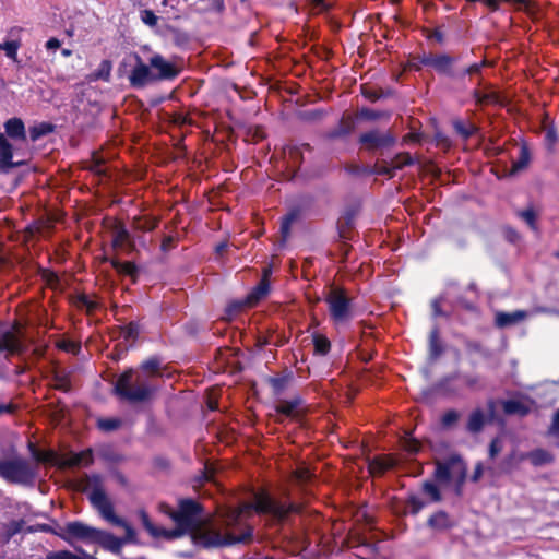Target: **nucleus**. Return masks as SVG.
<instances>
[{
  "instance_id": "f257e3e1",
  "label": "nucleus",
  "mask_w": 559,
  "mask_h": 559,
  "mask_svg": "<svg viewBox=\"0 0 559 559\" xmlns=\"http://www.w3.org/2000/svg\"><path fill=\"white\" fill-rule=\"evenodd\" d=\"M288 511L289 509L286 506L274 501L267 493L263 491L255 492L253 502L243 503L235 509H225L221 514V525L231 530L226 537L218 534L203 533L199 530L201 509L199 503L192 499L181 500L177 511H173L170 508L165 510L176 524L174 530L154 525L143 510L140 511L139 515L142 525L154 538L171 540L185 534H191L194 544L214 547L249 540L252 536V527L248 524V519L254 513H269L282 519Z\"/></svg>"
},
{
  "instance_id": "f03ea898",
  "label": "nucleus",
  "mask_w": 559,
  "mask_h": 559,
  "mask_svg": "<svg viewBox=\"0 0 559 559\" xmlns=\"http://www.w3.org/2000/svg\"><path fill=\"white\" fill-rule=\"evenodd\" d=\"M159 365L158 359L152 358L141 365V371L136 374L133 370L122 373L115 384L116 394L130 402L150 400L157 390L153 378L160 376Z\"/></svg>"
},
{
  "instance_id": "7ed1b4c3",
  "label": "nucleus",
  "mask_w": 559,
  "mask_h": 559,
  "mask_svg": "<svg viewBox=\"0 0 559 559\" xmlns=\"http://www.w3.org/2000/svg\"><path fill=\"white\" fill-rule=\"evenodd\" d=\"M91 503L102 516L114 525L121 526L127 532V539L134 540L136 533L124 520L115 514L114 507L107 495L102 488H95L88 496Z\"/></svg>"
},
{
  "instance_id": "20e7f679",
  "label": "nucleus",
  "mask_w": 559,
  "mask_h": 559,
  "mask_svg": "<svg viewBox=\"0 0 559 559\" xmlns=\"http://www.w3.org/2000/svg\"><path fill=\"white\" fill-rule=\"evenodd\" d=\"M0 476L10 483L32 484L35 479V471L28 461L13 459L0 461Z\"/></svg>"
},
{
  "instance_id": "39448f33",
  "label": "nucleus",
  "mask_w": 559,
  "mask_h": 559,
  "mask_svg": "<svg viewBox=\"0 0 559 559\" xmlns=\"http://www.w3.org/2000/svg\"><path fill=\"white\" fill-rule=\"evenodd\" d=\"M270 270L265 269L263 277L258 286L247 296L245 300L230 302L225 310L224 320H231L243 307H253L260 299L265 297L270 290L269 275Z\"/></svg>"
},
{
  "instance_id": "423d86ee",
  "label": "nucleus",
  "mask_w": 559,
  "mask_h": 559,
  "mask_svg": "<svg viewBox=\"0 0 559 559\" xmlns=\"http://www.w3.org/2000/svg\"><path fill=\"white\" fill-rule=\"evenodd\" d=\"M435 476L440 483L454 481L461 485L466 476L465 463L460 457H451L444 463H438Z\"/></svg>"
},
{
  "instance_id": "0eeeda50",
  "label": "nucleus",
  "mask_w": 559,
  "mask_h": 559,
  "mask_svg": "<svg viewBox=\"0 0 559 559\" xmlns=\"http://www.w3.org/2000/svg\"><path fill=\"white\" fill-rule=\"evenodd\" d=\"M326 302L329 304L330 314L336 323L345 322L350 318L349 299L343 290H331Z\"/></svg>"
},
{
  "instance_id": "6e6552de",
  "label": "nucleus",
  "mask_w": 559,
  "mask_h": 559,
  "mask_svg": "<svg viewBox=\"0 0 559 559\" xmlns=\"http://www.w3.org/2000/svg\"><path fill=\"white\" fill-rule=\"evenodd\" d=\"M96 534L97 528L81 522H69L62 528V532L59 534V536L68 543H70L73 538L93 543Z\"/></svg>"
},
{
  "instance_id": "1a4fd4ad",
  "label": "nucleus",
  "mask_w": 559,
  "mask_h": 559,
  "mask_svg": "<svg viewBox=\"0 0 559 559\" xmlns=\"http://www.w3.org/2000/svg\"><path fill=\"white\" fill-rule=\"evenodd\" d=\"M135 64L129 74V82L134 87H143L156 81L155 72L150 64L142 61L140 56H133Z\"/></svg>"
},
{
  "instance_id": "9d476101",
  "label": "nucleus",
  "mask_w": 559,
  "mask_h": 559,
  "mask_svg": "<svg viewBox=\"0 0 559 559\" xmlns=\"http://www.w3.org/2000/svg\"><path fill=\"white\" fill-rule=\"evenodd\" d=\"M150 66L155 72L156 81L173 80L179 74V68L158 53L150 58Z\"/></svg>"
},
{
  "instance_id": "9b49d317",
  "label": "nucleus",
  "mask_w": 559,
  "mask_h": 559,
  "mask_svg": "<svg viewBox=\"0 0 559 559\" xmlns=\"http://www.w3.org/2000/svg\"><path fill=\"white\" fill-rule=\"evenodd\" d=\"M21 165L22 162H13V146L5 135L0 132V170L8 173Z\"/></svg>"
},
{
  "instance_id": "f8f14e48",
  "label": "nucleus",
  "mask_w": 559,
  "mask_h": 559,
  "mask_svg": "<svg viewBox=\"0 0 559 559\" xmlns=\"http://www.w3.org/2000/svg\"><path fill=\"white\" fill-rule=\"evenodd\" d=\"M133 542L134 540H128L127 536L122 539L114 536L110 533L97 530V534L95 535L93 543H97L110 551L118 552L124 543Z\"/></svg>"
},
{
  "instance_id": "ddd939ff",
  "label": "nucleus",
  "mask_w": 559,
  "mask_h": 559,
  "mask_svg": "<svg viewBox=\"0 0 559 559\" xmlns=\"http://www.w3.org/2000/svg\"><path fill=\"white\" fill-rule=\"evenodd\" d=\"M360 142L369 148L385 147L394 142V139L388 133L370 131L360 135Z\"/></svg>"
},
{
  "instance_id": "4468645a",
  "label": "nucleus",
  "mask_w": 559,
  "mask_h": 559,
  "mask_svg": "<svg viewBox=\"0 0 559 559\" xmlns=\"http://www.w3.org/2000/svg\"><path fill=\"white\" fill-rule=\"evenodd\" d=\"M519 460H528L533 466L538 467L551 464L555 460V456L551 452L539 448L531 452L521 454Z\"/></svg>"
},
{
  "instance_id": "2eb2a0df",
  "label": "nucleus",
  "mask_w": 559,
  "mask_h": 559,
  "mask_svg": "<svg viewBox=\"0 0 559 559\" xmlns=\"http://www.w3.org/2000/svg\"><path fill=\"white\" fill-rule=\"evenodd\" d=\"M276 412L290 418H298L304 412L302 401L299 397L280 401Z\"/></svg>"
},
{
  "instance_id": "dca6fc26",
  "label": "nucleus",
  "mask_w": 559,
  "mask_h": 559,
  "mask_svg": "<svg viewBox=\"0 0 559 559\" xmlns=\"http://www.w3.org/2000/svg\"><path fill=\"white\" fill-rule=\"evenodd\" d=\"M23 345L15 333L8 331L0 336V353L14 355L21 353Z\"/></svg>"
},
{
  "instance_id": "f3484780",
  "label": "nucleus",
  "mask_w": 559,
  "mask_h": 559,
  "mask_svg": "<svg viewBox=\"0 0 559 559\" xmlns=\"http://www.w3.org/2000/svg\"><path fill=\"white\" fill-rule=\"evenodd\" d=\"M112 245L119 249H134V241L129 230L121 224L115 226L112 231Z\"/></svg>"
},
{
  "instance_id": "a211bd4d",
  "label": "nucleus",
  "mask_w": 559,
  "mask_h": 559,
  "mask_svg": "<svg viewBox=\"0 0 559 559\" xmlns=\"http://www.w3.org/2000/svg\"><path fill=\"white\" fill-rule=\"evenodd\" d=\"M528 313L524 310H516L513 312H497L495 322L499 328L513 325L526 319Z\"/></svg>"
},
{
  "instance_id": "6ab92c4d",
  "label": "nucleus",
  "mask_w": 559,
  "mask_h": 559,
  "mask_svg": "<svg viewBox=\"0 0 559 559\" xmlns=\"http://www.w3.org/2000/svg\"><path fill=\"white\" fill-rule=\"evenodd\" d=\"M397 461L392 455L377 456L369 463V469L371 474H382L385 471L393 468Z\"/></svg>"
},
{
  "instance_id": "aec40b11",
  "label": "nucleus",
  "mask_w": 559,
  "mask_h": 559,
  "mask_svg": "<svg viewBox=\"0 0 559 559\" xmlns=\"http://www.w3.org/2000/svg\"><path fill=\"white\" fill-rule=\"evenodd\" d=\"M425 66H431L439 72H448L452 64V59L447 55L427 56L421 59Z\"/></svg>"
},
{
  "instance_id": "412c9836",
  "label": "nucleus",
  "mask_w": 559,
  "mask_h": 559,
  "mask_svg": "<svg viewBox=\"0 0 559 559\" xmlns=\"http://www.w3.org/2000/svg\"><path fill=\"white\" fill-rule=\"evenodd\" d=\"M4 129L5 133L12 139H26L25 126L20 118H11L7 120L4 123Z\"/></svg>"
},
{
  "instance_id": "4be33fe9",
  "label": "nucleus",
  "mask_w": 559,
  "mask_h": 559,
  "mask_svg": "<svg viewBox=\"0 0 559 559\" xmlns=\"http://www.w3.org/2000/svg\"><path fill=\"white\" fill-rule=\"evenodd\" d=\"M502 406H503L504 413L511 414V415L516 414V415L523 416V415H526L531 409V406L526 401L519 400V399H511V400L504 401Z\"/></svg>"
},
{
  "instance_id": "5701e85b",
  "label": "nucleus",
  "mask_w": 559,
  "mask_h": 559,
  "mask_svg": "<svg viewBox=\"0 0 559 559\" xmlns=\"http://www.w3.org/2000/svg\"><path fill=\"white\" fill-rule=\"evenodd\" d=\"M93 461L91 450H85L79 453H72L67 457L62 464L67 466H86Z\"/></svg>"
},
{
  "instance_id": "b1692460",
  "label": "nucleus",
  "mask_w": 559,
  "mask_h": 559,
  "mask_svg": "<svg viewBox=\"0 0 559 559\" xmlns=\"http://www.w3.org/2000/svg\"><path fill=\"white\" fill-rule=\"evenodd\" d=\"M21 47V40H7L2 43V47H0V50H3L5 52V56L11 59L14 63H20V60L17 58V51Z\"/></svg>"
},
{
  "instance_id": "393cba45",
  "label": "nucleus",
  "mask_w": 559,
  "mask_h": 559,
  "mask_svg": "<svg viewBox=\"0 0 559 559\" xmlns=\"http://www.w3.org/2000/svg\"><path fill=\"white\" fill-rule=\"evenodd\" d=\"M485 424V415L480 409L474 411L468 418L467 429L471 432H478Z\"/></svg>"
},
{
  "instance_id": "a878e982",
  "label": "nucleus",
  "mask_w": 559,
  "mask_h": 559,
  "mask_svg": "<svg viewBox=\"0 0 559 559\" xmlns=\"http://www.w3.org/2000/svg\"><path fill=\"white\" fill-rule=\"evenodd\" d=\"M157 226V221L153 217H136L133 222V228L138 231H151Z\"/></svg>"
},
{
  "instance_id": "bb28decb",
  "label": "nucleus",
  "mask_w": 559,
  "mask_h": 559,
  "mask_svg": "<svg viewBox=\"0 0 559 559\" xmlns=\"http://www.w3.org/2000/svg\"><path fill=\"white\" fill-rule=\"evenodd\" d=\"M428 524L433 528H445L450 525L449 516L444 512H438L429 518Z\"/></svg>"
},
{
  "instance_id": "cd10ccee",
  "label": "nucleus",
  "mask_w": 559,
  "mask_h": 559,
  "mask_svg": "<svg viewBox=\"0 0 559 559\" xmlns=\"http://www.w3.org/2000/svg\"><path fill=\"white\" fill-rule=\"evenodd\" d=\"M313 344H314L316 353H318L320 355L328 354L330 350V347H331V343L328 340V337H325L324 335H321V334H316L313 336Z\"/></svg>"
},
{
  "instance_id": "c85d7f7f",
  "label": "nucleus",
  "mask_w": 559,
  "mask_h": 559,
  "mask_svg": "<svg viewBox=\"0 0 559 559\" xmlns=\"http://www.w3.org/2000/svg\"><path fill=\"white\" fill-rule=\"evenodd\" d=\"M53 128L50 123H40L29 129L31 139L33 141L38 140L40 136L52 132Z\"/></svg>"
},
{
  "instance_id": "c756f323",
  "label": "nucleus",
  "mask_w": 559,
  "mask_h": 559,
  "mask_svg": "<svg viewBox=\"0 0 559 559\" xmlns=\"http://www.w3.org/2000/svg\"><path fill=\"white\" fill-rule=\"evenodd\" d=\"M454 128L457 133H460L464 139L469 138L476 131V127L473 123L464 122V121H455Z\"/></svg>"
},
{
  "instance_id": "7c9ffc66",
  "label": "nucleus",
  "mask_w": 559,
  "mask_h": 559,
  "mask_svg": "<svg viewBox=\"0 0 559 559\" xmlns=\"http://www.w3.org/2000/svg\"><path fill=\"white\" fill-rule=\"evenodd\" d=\"M121 420L117 418H102L98 419L97 426L103 431H112L120 427Z\"/></svg>"
},
{
  "instance_id": "2f4dec72",
  "label": "nucleus",
  "mask_w": 559,
  "mask_h": 559,
  "mask_svg": "<svg viewBox=\"0 0 559 559\" xmlns=\"http://www.w3.org/2000/svg\"><path fill=\"white\" fill-rule=\"evenodd\" d=\"M519 216L533 229L537 230L536 214L532 209L521 211Z\"/></svg>"
},
{
  "instance_id": "473e14b6",
  "label": "nucleus",
  "mask_w": 559,
  "mask_h": 559,
  "mask_svg": "<svg viewBox=\"0 0 559 559\" xmlns=\"http://www.w3.org/2000/svg\"><path fill=\"white\" fill-rule=\"evenodd\" d=\"M115 269L122 274L126 275H134L136 272V266L132 262H114Z\"/></svg>"
},
{
  "instance_id": "72a5a7b5",
  "label": "nucleus",
  "mask_w": 559,
  "mask_h": 559,
  "mask_svg": "<svg viewBox=\"0 0 559 559\" xmlns=\"http://www.w3.org/2000/svg\"><path fill=\"white\" fill-rule=\"evenodd\" d=\"M140 333V325L136 322H130L122 329V335L126 340L135 338Z\"/></svg>"
},
{
  "instance_id": "f704fd0d",
  "label": "nucleus",
  "mask_w": 559,
  "mask_h": 559,
  "mask_svg": "<svg viewBox=\"0 0 559 559\" xmlns=\"http://www.w3.org/2000/svg\"><path fill=\"white\" fill-rule=\"evenodd\" d=\"M45 559H82L69 550L50 551Z\"/></svg>"
},
{
  "instance_id": "c9c22d12",
  "label": "nucleus",
  "mask_w": 559,
  "mask_h": 559,
  "mask_svg": "<svg viewBox=\"0 0 559 559\" xmlns=\"http://www.w3.org/2000/svg\"><path fill=\"white\" fill-rule=\"evenodd\" d=\"M424 492L427 493L432 501H439L440 500V492L438 487L430 481H426L423 486Z\"/></svg>"
},
{
  "instance_id": "e433bc0d",
  "label": "nucleus",
  "mask_w": 559,
  "mask_h": 559,
  "mask_svg": "<svg viewBox=\"0 0 559 559\" xmlns=\"http://www.w3.org/2000/svg\"><path fill=\"white\" fill-rule=\"evenodd\" d=\"M424 507L425 503L416 496H411L407 500V508L413 514H417Z\"/></svg>"
},
{
  "instance_id": "4c0bfd02",
  "label": "nucleus",
  "mask_w": 559,
  "mask_h": 559,
  "mask_svg": "<svg viewBox=\"0 0 559 559\" xmlns=\"http://www.w3.org/2000/svg\"><path fill=\"white\" fill-rule=\"evenodd\" d=\"M110 71H111L110 62L108 60H104L100 63V68H99L98 73L96 74V78L108 81L109 76H110Z\"/></svg>"
},
{
  "instance_id": "58836bf2",
  "label": "nucleus",
  "mask_w": 559,
  "mask_h": 559,
  "mask_svg": "<svg viewBox=\"0 0 559 559\" xmlns=\"http://www.w3.org/2000/svg\"><path fill=\"white\" fill-rule=\"evenodd\" d=\"M547 433L548 436L559 437V408L554 413Z\"/></svg>"
},
{
  "instance_id": "ea45409f",
  "label": "nucleus",
  "mask_w": 559,
  "mask_h": 559,
  "mask_svg": "<svg viewBox=\"0 0 559 559\" xmlns=\"http://www.w3.org/2000/svg\"><path fill=\"white\" fill-rule=\"evenodd\" d=\"M142 21L148 26H155L157 24V16L151 10H144L141 12Z\"/></svg>"
},
{
  "instance_id": "a19ab883",
  "label": "nucleus",
  "mask_w": 559,
  "mask_h": 559,
  "mask_svg": "<svg viewBox=\"0 0 559 559\" xmlns=\"http://www.w3.org/2000/svg\"><path fill=\"white\" fill-rule=\"evenodd\" d=\"M528 164V153L527 150L523 146L521 147V156L520 159L513 165V170H520L524 168Z\"/></svg>"
},
{
  "instance_id": "79ce46f5",
  "label": "nucleus",
  "mask_w": 559,
  "mask_h": 559,
  "mask_svg": "<svg viewBox=\"0 0 559 559\" xmlns=\"http://www.w3.org/2000/svg\"><path fill=\"white\" fill-rule=\"evenodd\" d=\"M295 221V215L294 214H289L287 215L283 222H282V226H281V231L283 234V236L286 238L289 234V229H290V226L293 224V222Z\"/></svg>"
},
{
  "instance_id": "37998d69",
  "label": "nucleus",
  "mask_w": 559,
  "mask_h": 559,
  "mask_svg": "<svg viewBox=\"0 0 559 559\" xmlns=\"http://www.w3.org/2000/svg\"><path fill=\"white\" fill-rule=\"evenodd\" d=\"M58 346L59 348L73 354L78 353L80 349V346L72 341H61L59 342Z\"/></svg>"
},
{
  "instance_id": "c03bdc74",
  "label": "nucleus",
  "mask_w": 559,
  "mask_h": 559,
  "mask_svg": "<svg viewBox=\"0 0 559 559\" xmlns=\"http://www.w3.org/2000/svg\"><path fill=\"white\" fill-rule=\"evenodd\" d=\"M476 102L480 105L490 104L497 100V97L493 94H475Z\"/></svg>"
},
{
  "instance_id": "a18cd8bd",
  "label": "nucleus",
  "mask_w": 559,
  "mask_h": 559,
  "mask_svg": "<svg viewBox=\"0 0 559 559\" xmlns=\"http://www.w3.org/2000/svg\"><path fill=\"white\" fill-rule=\"evenodd\" d=\"M459 419V414L455 411L447 412L442 417V424L444 426H451Z\"/></svg>"
},
{
  "instance_id": "49530a36",
  "label": "nucleus",
  "mask_w": 559,
  "mask_h": 559,
  "mask_svg": "<svg viewBox=\"0 0 559 559\" xmlns=\"http://www.w3.org/2000/svg\"><path fill=\"white\" fill-rule=\"evenodd\" d=\"M502 450V442L499 438H495L489 447V454L491 457H495Z\"/></svg>"
},
{
  "instance_id": "de8ad7c7",
  "label": "nucleus",
  "mask_w": 559,
  "mask_h": 559,
  "mask_svg": "<svg viewBox=\"0 0 559 559\" xmlns=\"http://www.w3.org/2000/svg\"><path fill=\"white\" fill-rule=\"evenodd\" d=\"M430 347L433 355H438V331L433 330L430 334Z\"/></svg>"
},
{
  "instance_id": "09e8293b",
  "label": "nucleus",
  "mask_w": 559,
  "mask_h": 559,
  "mask_svg": "<svg viewBox=\"0 0 559 559\" xmlns=\"http://www.w3.org/2000/svg\"><path fill=\"white\" fill-rule=\"evenodd\" d=\"M311 477V473L307 468H301L296 472V478L299 481H307Z\"/></svg>"
},
{
  "instance_id": "8fccbe9b",
  "label": "nucleus",
  "mask_w": 559,
  "mask_h": 559,
  "mask_svg": "<svg viewBox=\"0 0 559 559\" xmlns=\"http://www.w3.org/2000/svg\"><path fill=\"white\" fill-rule=\"evenodd\" d=\"M45 46L48 50H56L61 46V43L59 39L52 37L46 41Z\"/></svg>"
},
{
  "instance_id": "3c124183",
  "label": "nucleus",
  "mask_w": 559,
  "mask_h": 559,
  "mask_svg": "<svg viewBox=\"0 0 559 559\" xmlns=\"http://www.w3.org/2000/svg\"><path fill=\"white\" fill-rule=\"evenodd\" d=\"M173 241H174V240H173V238H171V237H169V236H168V237H165V238L163 239V241H162V250H163V251H167V250H169V249L171 248V246H173Z\"/></svg>"
},
{
  "instance_id": "603ef678",
  "label": "nucleus",
  "mask_w": 559,
  "mask_h": 559,
  "mask_svg": "<svg viewBox=\"0 0 559 559\" xmlns=\"http://www.w3.org/2000/svg\"><path fill=\"white\" fill-rule=\"evenodd\" d=\"M40 461H45V462H56V454L52 453V452H47V453H44L40 457H39Z\"/></svg>"
},
{
  "instance_id": "864d4df0",
  "label": "nucleus",
  "mask_w": 559,
  "mask_h": 559,
  "mask_svg": "<svg viewBox=\"0 0 559 559\" xmlns=\"http://www.w3.org/2000/svg\"><path fill=\"white\" fill-rule=\"evenodd\" d=\"M21 525L22 523L20 522H14L11 524V527H10V535H14L16 533H19L21 531Z\"/></svg>"
},
{
  "instance_id": "5fc2aeb1",
  "label": "nucleus",
  "mask_w": 559,
  "mask_h": 559,
  "mask_svg": "<svg viewBox=\"0 0 559 559\" xmlns=\"http://www.w3.org/2000/svg\"><path fill=\"white\" fill-rule=\"evenodd\" d=\"M432 308H433V312L436 316H439L441 314V310H440V300L439 299H436L433 302H432Z\"/></svg>"
},
{
  "instance_id": "6e6d98bb",
  "label": "nucleus",
  "mask_w": 559,
  "mask_h": 559,
  "mask_svg": "<svg viewBox=\"0 0 559 559\" xmlns=\"http://www.w3.org/2000/svg\"><path fill=\"white\" fill-rule=\"evenodd\" d=\"M483 64L480 63H474L473 66H471L468 68V73H475V72H478L480 70Z\"/></svg>"
},
{
  "instance_id": "4d7b16f0",
  "label": "nucleus",
  "mask_w": 559,
  "mask_h": 559,
  "mask_svg": "<svg viewBox=\"0 0 559 559\" xmlns=\"http://www.w3.org/2000/svg\"><path fill=\"white\" fill-rule=\"evenodd\" d=\"M12 411L11 405L0 404V415L4 413H10Z\"/></svg>"
},
{
  "instance_id": "13d9d810",
  "label": "nucleus",
  "mask_w": 559,
  "mask_h": 559,
  "mask_svg": "<svg viewBox=\"0 0 559 559\" xmlns=\"http://www.w3.org/2000/svg\"><path fill=\"white\" fill-rule=\"evenodd\" d=\"M83 302L87 307L88 310H92L96 307L95 302L88 301L85 297L83 298Z\"/></svg>"
},
{
  "instance_id": "bf43d9fd",
  "label": "nucleus",
  "mask_w": 559,
  "mask_h": 559,
  "mask_svg": "<svg viewBox=\"0 0 559 559\" xmlns=\"http://www.w3.org/2000/svg\"><path fill=\"white\" fill-rule=\"evenodd\" d=\"M480 475H481V466H480V465H478V466H477V468H476V471H475V474H474V476H473V479H474L475 481H476V480H478V478L480 477Z\"/></svg>"
},
{
  "instance_id": "052dcab7",
  "label": "nucleus",
  "mask_w": 559,
  "mask_h": 559,
  "mask_svg": "<svg viewBox=\"0 0 559 559\" xmlns=\"http://www.w3.org/2000/svg\"><path fill=\"white\" fill-rule=\"evenodd\" d=\"M418 450V444L417 442H413L409 448H408V451L409 452H416Z\"/></svg>"
},
{
  "instance_id": "680f3d73",
  "label": "nucleus",
  "mask_w": 559,
  "mask_h": 559,
  "mask_svg": "<svg viewBox=\"0 0 559 559\" xmlns=\"http://www.w3.org/2000/svg\"><path fill=\"white\" fill-rule=\"evenodd\" d=\"M71 53H72V51H71V50H69V49H63V50H62V55H63L64 57H69V56H71Z\"/></svg>"
},
{
  "instance_id": "e2e57ef3",
  "label": "nucleus",
  "mask_w": 559,
  "mask_h": 559,
  "mask_svg": "<svg viewBox=\"0 0 559 559\" xmlns=\"http://www.w3.org/2000/svg\"><path fill=\"white\" fill-rule=\"evenodd\" d=\"M313 1H314V3H316L318 7H319V5H321V4H323V0H313Z\"/></svg>"
},
{
  "instance_id": "0e129e2a",
  "label": "nucleus",
  "mask_w": 559,
  "mask_h": 559,
  "mask_svg": "<svg viewBox=\"0 0 559 559\" xmlns=\"http://www.w3.org/2000/svg\"><path fill=\"white\" fill-rule=\"evenodd\" d=\"M403 163H404V164H411V163H412L411 157H409V156H407V157H406V160H405V162H403Z\"/></svg>"
},
{
  "instance_id": "69168bd1",
  "label": "nucleus",
  "mask_w": 559,
  "mask_h": 559,
  "mask_svg": "<svg viewBox=\"0 0 559 559\" xmlns=\"http://www.w3.org/2000/svg\"><path fill=\"white\" fill-rule=\"evenodd\" d=\"M167 0H163V3L165 4Z\"/></svg>"
},
{
  "instance_id": "338daca9",
  "label": "nucleus",
  "mask_w": 559,
  "mask_h": 559,
  "mask_svg": "<svg viewBox=\"0 0 559 559\" xmlns=\"http://www.w3.org/2000/svg\"><path fill=\"white\" fill-rule=\"evenodd\" d=\"M0 47H2V43H0Z\"/></svg>"
},
{
  "instance_id": "774afa93",
  "label": "nucleus",
  "mask_w": 559,
  "mask_h": 559,
  "mask_svg": "<svg viewBox=\"0 0 559 559\" xmlns=\"http://www.w3.org/2000/svg\"><path fill=\"white\" fill-rule=\"evenodd\" d=\"M557 257H559V252L557 253Z\"/></svg>"
}]
</instances>
